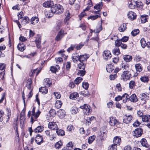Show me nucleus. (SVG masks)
<instances>
[{
	"mask_svg": "<svg viewBox=\"0 0 150 150\" xmlns=\"http://www.w3.org/2000/svg\"><path fill=\"white\" fill-rule=\"evenodd\" d=\"M126 24L123 23L119 27L118 30L120 32H123L126 30Z\"/></svg>",
	"mask_w": 150,
	"mask_h": 150,
	"instance_id": "a19ab883",
	"label": "nucleus"
},
{
	"mask_svg": "<svg viewBox=\"0 0 150 150\" xmlns=\"http://www.w3.org/2000/svg\"><path fill=\"white\" fill-rule=\"evenodd\" d=\"M43 83L46 87H49L52 84L51 81L48 78L45 79L43 81Z\"/></svg>",
	"mask_w": 150,
	"mask_h": 150,
	"instance_id": "6ab92c4d",
	"label": "nucleus"
},
{
	"mask_svg": "<svg viewBox=\"0 0 150 150\" xmlns=\"http://www.w3.org/2000/svg\"><path fill=\"white\" fill-rule=\"evenodd\" d=\"M38 21L39 19L37 17H33L30 19V23L33 25L36 24Z\"/></svg>",
	"mask_w": 150,
	"mask_h": 150,
	"instance_id": "b1692460",
	"label": "nucleus"
},
{
	"mask_svg": "<svg viewBox=\"0 0 150 150\" xmlns=\"http://www.w3.org/2000/svg\"><path fill=\"white\" fill-rule=\"evenodd\" d=\"M112 52L115 54L118 55L120 54V50L118 47L114 48L112 50Z\"/></svg>",
	"mask_w": 150,
	"mask_h": 150,
	"instance_id": "49530a36",
	"label": "nucleus"
},
{
	"mask_svg": "<svg viewBox=\"0 0 150 150\" xmlns=\"http://www.w3.org/2000/svg\"><path fill=\"white\" fill-rule=\"evenodd\" d=\"M142 119L143 122H147L150 120V116L148 115H144L142 117Z\"/></svg>",
	"mask_w": 150,
	"mask_h": 150,
	"instance_id": "bb28decb",
	"label": "nucleus"
},
{
	"mask_svg": "<svg viewBox=\"0 0 150 150\" xmlns=\"http://www.w3.org/2000/svg\"><path fill=\"white\" fill-rule=\"evenodd\" d=\"M45 86L41 87L39 88V91L42 93L45 94L47 93L48 89L46 88Z\"/></svg>",
	"mask_w": 150,
	"mask_h": 150,
	"instance_id": "7c9ffc66",
	"label": "nucleus"
},
{
	"mask_svg": "<svg viewBox=\"0 0 150 150\" xmlns=\"http://www.w3.org/2000/svg\"><path fill=\"white\" fill-rule=\"evenodd\" d=\"M139 30L138 29L133 30L131 32V34L133 36H135L139 33Z\"/></svg>",
	"mask_w": 150,
	"mask_h": 150,
	"instance_id": "052dcab7",
	"label": "nucleus"
},
{
	"mask_svg": "<svg viewBox=\"0 0 150 150\" xmlns=\"http://www.w3.org/2000/svg\"><path fill=\"white\" fill-rule=\"evenodd\" d=\"M41 40V39L40 37L36 38L35 40L36 44L38 47H40Z\"/></svg>",
	"mask_w": 150,
	"mask_h": 150,
	"instance_id": "6e6d98bb",
	"label": "nucleus"
},
{
	"mask_svg": "<svg viewBox=\"0 0 150 150\" xmlns=\"http://www.w3.org/2000/svg\"><path fill=\"white\" fill-rule=\"evenodd\" d=\"M129 100L130 101L133 102H136L138 100L137 97L135 94H133L129 96Z\"/></svg>",
	"mask_w": 150,
	"mask_h": 150,
	"instance_id": "5701e85b",
	"label": "nucleus"
},
{
	"mask_svg": "<svg viewBox=\"0 0 150 150\" xmlns=\"http://www.w3.org/2000/svg\"><path fill=\"white\" fill-rule=\"evenodd\" d=\"M140 80L144 82H147L149 80V79L148 76H144L141 77Z\"/></svg>",
	"mask_w": 150,
	"mask_h": 150,
	"instance_id": "8fccbe9b",
	"label": "nucleus"
},
{
	"mask_svg": "<svg viewBox=\"0 0 150 150\" xmlns=\"http://www.w3.org/2000/svg\"><path fill=\"white\" fill-rule=\"evenodd\" d=\"M140 100H144L145 99H147L148 96L145 93H141L140 94L139 96Z\"/></svg>",
	"mask_w": 150,
	"mask_h": 150,
	"instance_id": "de8ad7c7",
	"label": "nucleus"
},
{
	"mask_svg": "<svg viewBox=\"0 0 150 150\" xmlns=\"http://www.w3.org/2000/svg\"><path fill=\"white\" fill-rule=\"evenodd\" d=\"M115 45L117 47L120 46L122 49H126L127 45L126 44L122 43L120 40H117L115 42Z\"/></svg>",
	"mask_w": 150,
	"mask_h": 150,
	"instance_id": "6e6552de",
	"label": "nucleus"
},
{
	"mask_svg": "<svg viewBox=\"0 0 150 150\" xmlns=\"http://www.w3.org/2000/svg\"><path fill=\"white\" fill-rule=\"evenodd\" d=\"M62 103L61 100H57L55 104V107L57 109L59 108H61L62 105Z\"/></svg>",
	"mask_w": 150,
	"mask_h": 150,
	"instance_id": "ea45409f",
	"label": "nucleus"
},
{
	"mask_svg": "<svg viewBox=\"0 0 150 150\" xmlns=\"http://www.w3.org/2000/svg\"><path fill=\"white\" fill-rule=\"evenodd\" d=\"M52 11L55 14H60L64 11L63 6L60 4H56L52 7Z\"/></svg>",
	"mask_w": 150,
	"mask_h": 150,
	"instance_id": "f257e3e1",
	"label": "nucleus"
},
{
	"mask_svg": "<svg viewBox=\"0 0 150 150\" xmlns=\"http://www.w3.org/2000/svg\"><path fill=\"white\" fill-rule=\"evenodd\" d=\"M106 136L107 133L106 131L105 132H100V134H99V136L97 137L99 138L101 141H102L103 140H104V138L106 137Z\"/></svg>",
	"mask_w": 150,
	"mask_h": 150,
	"instance_id": "a211bd4d",
	"label": "nucleus"
},
{
	"mask_svg": "<svg viewBox=\"0 0 150 150\" xmlns=\"http://www.w3.org/2000/svg\"><path fill=\"white\" fill-rule=\"evenodd\" d=\"M54 5L53 1H47L45 2L43 4V6L45 7H52Z\"/></svg>",
	"mask_w": 150,
	"mask_h": 150,
	"instance_id": "f3484780",
	"label": "nucleus"
},
{
	"mask_svg": "<svg viewBox=\"0 0 150 150\" xmlns=\"http://www.w3.org/2000/svg\"><path fill=\"white\" fill-rule=\"evenodd\" d=\"M56 132L58 135L63 136L65 134L64 132V130L60 129L57 128L56 130Z\"/></svg>",
	"mask_w": 150,
	"mask_h": 150,
	"instance_id": "c85d7f7f",
	"label": "nucleus"
},
{
	"mask_svg": "<svg viewBox=\"0 0 150 150\" xmlns=\"http://www.w3.org/2000/svg\"><path fill=\"white\" fill-rule=\"evenodd\" d=\"M106 68L107 71L109 73L111 72L114 70L113 67L111 65H107Z\"/></svg>",
	"mask_w": 150,
	"mask_h": 150,
	"instance_id": "72a5a7b5",
	"label": "nucleus"
},
{
	"mask_svg": "<svg viewBox=\"0 0 150 150\" xmlns=\"http://www.w3.org/2000/svg\"><path fill=\"white\" fill-rule=\"evenodd\" d=\"M35 141L37 144L40 145L43 142V138L42 136L37 134L35 139Z\"/></svg>",
	"mask_w": 150,
	"mask_h": 150,
	"instance_id": "f8f14e48",
	"label": "nucleus"
},
{
	"mask_svg": "<svg viewBox=\"0 0 150 150\" xmlns=\"http://www.w3.org/2000/svg\"><path fill=\"white\" fill-rule=\"evenodd\" d=\"M121 142V139L118 136L115 137L113 140V143L115 145L117 146V145H119L120 143Z\"/></svg>",
	"mask_w": 150,
	"mask_h": 150,
	"instance_id": "dca6fc26",
	"label": "nucleus"
},
{
	"mask_svg": "<svg viewBox=\"0 0 150 150\" xmlns=\"http://www.w3.org/2000/svg\"><path fill=\"white\" fill-rule=\"evenodd\" d=\"M109 119V123L111 126H115L117 122V120L112 117H110Z\"/></svg>",
	"mask_w": 150,
	"mask_h": 150,
	"instance_id": "412c9836",
	"label": "nucleus"
},
{
	"mask_svg": "<svg viewBox=\"0 0 150 150\" xmlns=\"http://www.w3.org/2000/svg\"><path fill=\"white\" fill-rule=\"evenodd\" d=\"M79 111V110L78 108L74 107L73 108H72L71 110V112L72 114H75L77 112H78Z\"/></svg>",
	"mask_w": 150,
	"mask_h": 150,
	"instance_id": "13d9d810",
	"label": "nucleus"
},
{
	"mask_svg": "<svg viewBox=\"0 0 150 150\" xmlns=\"http://www.w3.org/2000/svg\"><path fill=\"white\" fill-rule=\"evenodd\" d=\"M85 72L86 71L84 70H81L78 71V74L80 76H83L85 74Z\"/></svg>",
	"mask_w": 150,
	"mask_h": 150,
	"instance_id": "0e129e2a",
	"label": "nucleus"
},
{
	"mask_svg": "<svg viewBox=\"0 0 150 150\" xmlns=\"http://www.w3.org/2000/svg\"><path fill=\"white\" fill-rule=\"evenodd\" d=\"M128 4L129 7L132 9L136 8V2L134 1H129L128 2Z\"/></svg>",
	"mask_w": 150,
	"mask_h": 150,
	"instance_id": "4be33fe9",
	"label": "nucleus"
},
{
	"mask_svg": "<svg viewBox=\"0 0 150 150\" xmlns=\"http://www.w3.org/2000/svg\"><path fill=\"white\" fill-rule=\"evenodd\" d=\"M58 113L59 117H63L65 115V111L62 109H60L59 110Z\"/></svg>",
	"mask_w": 150,
	"mask_h": 150,
	"instance_id": "37998d69",
	"label": "nucleus"
},
{
	"mask_svg": "<svg viewBox=\"0 0 150 150\" xmlns=\"http://www.w3.org/2000/svg\"><path fill=\"white\" fill-rule=\"evenodd\" d=\"M30 21L29 18L27 16L24 17L21 20V23L22 25H25V24L28 23Z\"/></svg>",
	"mask_w": 150,
	"mask_h": 150,
	"instance_id": "aec40b11",
	"label": "nucleus"
},
{
	"mask_svg": "<svg viewBox=\"0 0 150 150\" xmlns=\"http://www.w3.org/2000/svg\"><path fill=\"white\" fill-rule=\"evenodd\" d=\"M74 127L72 125H70L67 127V129L69 132H71L74 130Z\"/></svg>",
	"mask_w": 150,
	"mask_h": 150,
	"instance_id": "338daca9",
	"label": "nucleus"
},
{
	"mask_svg": "<svg viewBox=\"0 0 150 150\" xmlns=\"http://www.w3.org/2000/svg\"><path fill=\"white\" fill-rule=\"evenodd\" d=\"M88 57V55L86 54L81 55L79 56V61L80 62H82L86 60Z\"/></svg>",
	"mask_w": 150,
	"mask_h": 150,
	"instance_id": "393cba45",
	"label": "nucleus"
},
{
	"mask_svg": "<svg viewBox=\"0 0 150 150\" xmlns=\"http://www.w3.org/2000/svg\"><path fill=\"white\" fill-rule=\"evenodd\" d=\"M11 115V113L9 111L7 113V115H6L5 117H4L3 120H4L5 122L7 123L9 120Z\"/></svg>",
	"mask_w": 150,
	"mask_h": 150,
	"instance_id": "473e14b6",
	"label": "nucleus"
},
{
	"mask_svg": "<svg viewBox=\"0 0 150 150\" xmlns=\"http://www.w3.org/2000/svg\"><path fill=\"white\" fill-rule=\"evenodd\" d=\"M131 77L130 71L128 70L124 71L121 75V79L124 81H127L129 80Z\"/></svg>",
	"mask_w": 150,
	"mask_h": 150,
	"instance_id": "7ed1b4c3",
	"label": "nucleus"
},
{
	"mask_svg": "<svg viewBox=\"0 0 150 150\" xmlns=\"http://www.w3.org/2000/svg\"><path fill=\"white\" fill-rule=\"evenodd\" d=\"M129 67V65L127 63H123L121 64L120 67L121 69H123L127 70V69Z\"/></svg>",
	"mask_w": 150,
	"mask_h": 150,
	"instance_id": "c03bdc74",
	"label": "nucleus"
},
{
	"mask_svg": "<svg viewBox=\"0 0 150 150\" xmlns=\"http://www.w3.org/2000/svg\"><path fill=\"white\" fill-rule=\"evenodd\" d=\"M103 55L104 59H108L111 57V54L110 51L108 50L104 51L103 54Z\"/></svg>",
	"mask_w": 150,
	"mask_h": 150,
	"instance_id": "9d476101",
	"label": "nucleus"
},
{
	"mask_svg": "<svg viewBox=\"0 0 150 150\" xmlns=\"http://www.w3.org/2000/svg\"><path fill=\"white\" fill-rule=\"evenodd\" d=\"M59 69V67L58 65H57L55 66L51 67H50V70L53 73H55Z\"/></svg>",
	"mask_w": 150,
	"mask_h": 150,
	"instance_id": "cd10ccee",
	"label": "nucleus"
},
{
	"mask_svg": "<svg viewBox=\"0 0 150 150\" xmlns=\"http://www.w3.org/2000/svg\"><path fill=\"white\" fill-rule=\"evenodd\" d=\"M95 119V117L93 116H92L90 118H89L87 120H86V124H88V125H89V124L91 123V121L92 120H94Z\"/></svg>",
	"mask_w": 150,
	"mask_h": 150,
	"instance_id": "69168bd1",
	"label": "nucleus"
},
{
	"mask_svg": "<svg viewBox=\"0 0 150 150\" xmlns=\"http://www.w3.org/2000/svg\"><path fill=\"white\" fill-rule=\"evenodd\" d=\"M62 145V143L61 141L57 142L54 145L55 148L56 149H59L61 148Z\"/></svg>",
	"mask_w": 150,
	"mask_h": 150,
	"instance_id": "09e8293b",
	"label": "nucleus"
},
{
	"mask_svg": "<svg viewBox=\"0 0 150 150\" xmlns=\"http://www.w3.org/2000/svg\"><path fill=\"white\" fill-rule=\"evenodd\" d=\"M136 2V8L138 7L140 8H142L143 7V4L141 1H138Z\"/></svg>",
	"mask_w": 150,
	"mask_h": 150,
	"instance_id": "603ef678",
	"label": "nucleus"
},
{
	"mask_svg": "<svg viewBox=\"0 0 150 150\" xmlns=\"http://www.w3.org/2000/svg\"><path fill=\"white\" fill-rule=\"evenodd\" d=\"M18 49L20 51L23 52L24 50V45L23 43H20L18 45Z\"/></svg>",
	"mask_w": 150,
	"mask_h": 150,
	"instance_id": "f704fd0d",
	"label": "nucleus"
},
{
	"mask_svg": "<svg viewBox=\"0 0 150 150\" xmlns=\"http://www.w3.org/2000/svg\"><path fill=\"white\" fill-rule=\"evenodd\" d=\"M82 80V79L80 77L77 78L74 81V83L77 84H79L80 83Z\"/></svg>",
	"mask_w": 150,
	"mask_h": 150,
	"instance_id": "4d7b16f0",
	"label": "nucleus"
},
{
	"mask_svg": "<svg viewBox=\"0 0 150 150\" xmlns=\"http://www.w3.org/2000/svg\"><path fill=\"white\" fill-rule=\"evenodd\" d=\"M45 14L47 18H50L53 16L54 13L52 11V7H51L50 10H46L45 12Z\"/></svg>",
	"mask_w": 150,
	"mask_h": 150,
	"instance_id": "4468645a",
	"label": "nucleus"
},
{
	"mask_svg": "<svg viewBox=\"0 0 150 150\" xmlns=\"http://www.w3.org/2000/svg\"><path fill=\"white\" fill-rule=\"evenodd\" d=\"M136 70L137 72H140L142 70L141 65L140 64H136L135 65Z\"/></svg>",
	"mask_w": 150,
	"mask_h": 150,
	"instance_id": "c9c22d12",
	"label": "nucleus"
},
{
	"mask_svg": "<svg viewBox=\"0 0 150 150\" xmlns=\"http://www.w3.org/2000/svg\"><path fill=\"white\" fill-rule=\"evenodd\" d=\"M48 127L51 130H56L58 128V126L56 122H50L49 123Z\"/></svg>",
	"mask_w": 150,
	"mask_h": 150,
	"instance_id": "1a4fd4ad",
	"label": "nucleus"
},
{
	"mask_svg": "<svg viewBox=\"0 0 150 150\" xmlns=\"http://www.w3.org/2000/svg\"><path fill=\"white\" fill-rule=\"evenodd\" d=\"M129 88L131 89H132L134 87L135 85V82L133 81H131L129 82Z\"/></svg>",
	"mask_w": 150,
	"mask_h": 150,
	"instance_id": "e2e57ef3",
	"label": "nucleus"
},
{
	"mask_svg": "<svg viewBox=\"0 0 150 150\" xmlns=\"http://www.w3.org/2000/svg\"><path fill=\"white\" fill-rule=\"evenodd\" d=\"M80 108L83 110V112L86 115L90 114L91 111V107L87 104H84L83 105L81 106Z\"/></svg>",
	"mask_w": 150,
	"mask_h": 150,
	"instance_id": "20e7f679",
	"label": "nucleus"
},
{
	"mask_svg": "<svg viewBox=\"0 0 150 150\" xmlns=\"http://www.w3.org/2000/svg\"><path fill=\"white\" fill-rule=\"evenodd\" d=\"M140 142L143 146L146 148L149 147V145L147 143L145 139H142L140 141Z\"/></svg>",
	"mask_w": 150,
	"mask_h": 150,
	"instance_id": "a878e982",
	"label": "nucleus"
},
{
	"mask_svg": "<svg viewBox=\"0 0 150 150\" xmlns=\"http://www.w3.org/2000/svg\"><path fill=\"white\" fill-rule=\"evenodd\" d=\"M140 43L141 45L142 48H144L146 46V42L144 39V38H142L140 40Z\"/></svg>",
	"mask_w": 150,
	"mask_h": 150,
	"instance_id": "3c124183",
	"label": "nucleus"
},
{
	"mask_svg": "<svg viewBox=\"0 0 150 150\" xmlns=\"http://www.w3.org/2000/svg\"><path fill=\"white\" fill-rule=\"evenodd\" d=\"M142 133V129L140 128L136 129L132 132L133 135L136 137H140Z\"/></svg>",
	"mask_w": 150,
	"mask_h": 150,
	"instance_id": "423d86ee",
	"label": "nucleus"
},
{
	"mask_svg": "<svg viewBox=\"0 0 150 150\" xmlns=\"http://www.w3.org/2000/svg\"><path fill=\"white\" fill-rule=\"evenodd\" d=\"M43 127L42 126H40L37 127L33 131L32 130L31 127H29L28 129V131L30 132V135L31 136L33 132H34L35 133L40 132L43 131Z\"/></svg>",
	"mask_w": 150,
	"mask_h": 150,
	"instance_id": "39448f33",
	"label": "nucleus"
},
{
	"mask_svg": "<svg viewBox=\"0 0 150 150\" xmlns=\"http://www.w3.org/2000/svg\"><path fill=\"white\" fill-rule=\"evenodd\" d=\"M128 18L131 20H133L136 18V14L134 12L131 11H129L127 14Z\"/></svg>",
	"mask_w": 150,
	"mask_h": 150,
	"instance_id": "9b49d317",
	"label": "nucleus"
},
{
	"mask_svg": "<svg viewBox=\"0 0 150 150\" xmlns=\"http://www.w3.org/2000/svg\"><path fill=\"white\" fill-rule=\"evenodd\" d=\"M79 96V93L76 92H74L71 94L69 98L71 99H74Z\"/></svg>",
	"mask_w": 150,
	"mask_h": 150,
	"instance_id": "2f4dec72",
	"label": "nucleus"
},
{
	"mask_svg": "<svg viewBox=\"0 0 150 150\" xmlns=\"http://www.w3.org/2000/svg\"><path fill=\"white\" fill-rule=\"evenodd\" d=\"M35 107L33 108L32 109V113L31 117L30 120L32 124L35 121V120L36 119L39 117L40 113V112L39 110H37L36 112H35Z\"/></svg>",
	"mask_w": 150,
	"mask_h": 150,
	"instance_id": "f03ea898",
	"label": "nucleus"
},
{
	"mask_svg": "<svg viewBox=\"0 0 150 150\" xmlns=\"http://www.w3.org/2000/svg\"><path fill=\"white\" fill-rule=\"evenodd\" d=\"M96 138V136L95 135L90 136L88 139V143L89 144H91L92 143Z\"/></svg>",
	"mask_w": 150,
	"mask_h": 150,
	"instance_id": "79ce46f5",
	"label": "nucleus"
},
{
	"mask_svg": "<svg viewBox=\"0 0 150 150\" xmlns=\"http://www.w3.org/2000/svg\"><path fill=\"white\" fill-rule=\"evenodd\" d=\"M78 66L79 69L83 70L85 69V66L82 62H80V63L78 64Z\"/></svg>",
	"mask_w": 150,
	"mask_h": 150,
	"instance_id": "864d4df0",
	"label": "nucleus"
},
{
	"mask_svg": "<svg viewBox=\"0 0 150 150\" xmlns=\"http://www.w3.org/2000/svg\"><path fill=\"white\" fill-rule=\"evenodd\" d=\"M123 59L126 62H129L132 60V57L131 56L125 55L123 56Z\"/></svg>",
	"mask_w": 150,
	"mask_h": 150,
	"instance_id": "c756f323",
	"label": "nucleus"
},
{
	"mask_svg": "<svg viewBox=\"0 0 150 150\" xmlns=\"http://www.w3.org/2000/svg\"><path fill=\"white\" fill-rule=\"evenodd\" d=\"M132 119V117L131 115H129L127 116L125 115L123 120V122L124 123L128 124L130 122Z\"/></svg>",
	"mask_w": 150,
	"mask_h": 150,
	"instance_id": "2eb2a0df",
	"label": "nucleus"
},
{
	"mask_svg": "<svg viewBox=\"0 0 150 150\" xmlns=\"http://www.w3.org/2000/svg\"><path fill=\"white\" fill-rule=\"evenodd\" d=\"M64 31L61 30L58 33L57 36L55 38V40L56 41H59L64 36Z\"/></svg>",
	"mask_w": 150,
	"mask_h": 150,
	"instance_id": "ddd939ff",
	"label": "nucleus"
},
{
	"mask_svg": "<svg viewBox=\"0 0 150 150\" xmlns=\"http://www.w3.org/2000/svg\"><path fill=\"white\" fill-rule=\"evenodd\" d=\"M147 15H146L144 16H142L141 17V20L142 23H145L147 19Z\"/></svg>",
	"mask_w": 150,
	"mask_h": 150,
	"instance_id": "5fc2aeb1",
	"label": "nucleus"
},
{
	"mask_svg": "<svg viewBox=\"0 0 150 150\" xmlns=\"http://www.w3.org/2000/svg\"><path fill=\"white\" fill-rule=\"evenodd\" d=\"M6 64L3 63H0V71H1L0 74L1 75V78L3 79L4 78V76L5 73V69Z\"/></svg>",
	"mask_w": 150,
	"mask_h": 150,
	"instance_id": "0eeeda50",
	"label": "nucleus"
},
{
	"mask_svg": "<svg viewBox=\"0 0 150 150\" xmlns=\"http://www.w3.org/2000/svg\"><path fill=\"white\" fill-rule=\"evenodd\" d=\"M109 150H117V146L114 144H112L109 146Z\"/></svg>",
	"mask_w": 150,
	"mask_h": 150,
	"instance_id": "774afa93",
	"label": "nucleus"
},
{
	"mask_svg": "<svg viewBox=\"0 0 150 150\" xmlns=\"http://www.w3.org/2000/svg\"><path fill=\"white\" fill-rule=\"evenodd\" d=\"M103 6V4L102 2H100L99 3L97 4L96 5L94 6L95 9L98 10H100V9L102 8Z\"/></svg>",
	"mask_w": 150,
	"mask_h": 150,
	"instance_id": "e433bc0d",
	"label": "nucleus"
},
{
	"mask_svg": "<svg viewBox=\"0 0 150 150\" xmlns=\"http://www.w3.org/2000/svg\"><path fill=\"white\" fill-rule=\"evenodd\" d=\"M73 60L74 62H76L78 60L79 61V55L76 54L72 57Z\"/></svg>",
	"mask_w": 150,
	"mask_h": 150,
	"instance_id": "a18cd8bd",
	"label": "nucleus"
},
{
	"mask_svg": "<svg viewBox=\"0 0 150 150\" xmlns=\"http://www.w3.org/2000/svg\"><path fill=\"white\" fill-rule=\"evenodd\" d=\"M31 79H28L27 81V84L26 86L27 88L30 90L31 89Z\"/></svg>",
	"mask_w": 150,
	"mask_h": 150,
	"instance_id": "4c0bfd02",
	"label": "nucleus"
},
{
	"mask_svg": "<svg viewBox=\"0 0 150 150\" xmlns=\"http://www.w3.org/2000/svg\"><path fill=\"white\" fill-rule=\"evenodd\" d=\"M122 98L123 99V102L125 103L129 99V96L127 94L125 93L123 94L122 96Z\"/></svg>",
	"mask_w": 150,
	"mask_h": 150,
	"instance_id": "58836bf2",
	"label": "nucleus"
},
{
	"mask_svg": "<svg viewBox=\"0 0 150 150\" xmlns=\"http://www.w3.org/2000/svg\"><path fill=\"white\" fill-rule=\"evenodd\" d=\"M100 16L99 15H96L92 16H90L88 17V19H91V20H94L96 19L98 17H100Z\"/></svg>",
	"mask_w": 150,
	"mask_h": 150,
	"instance_id": "680f3d73",
	"label": "nucleus"
},
{
	"mask_svg": "<svg viewBox=\"0 0 150 150\" xmlns=\"http://www.w3.org/2000/svg\"><path fill=\"white\" fill-rule=\"evenodd\" d=\"M50 115L52 117L54 116L56 114L55 110L53 109H51L49 112Z\"/></svg>",
	"mask_w": 150,
	"mask_h": 150,
	"instance_id": "bf43d9fd",
	"label": "nucleus"
}]
</instances>
